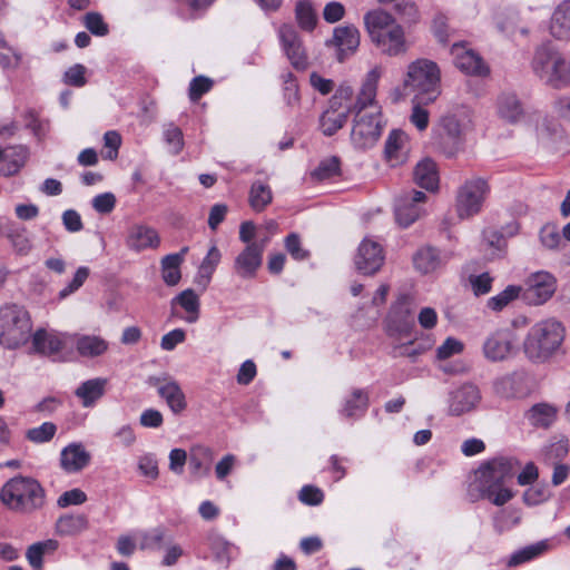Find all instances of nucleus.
<instances>
[{"instance_id":"obj_1","label":"nucleus","mask_w":570,"mask_h":570,"mask_svg":"<svg viewBox=\"0 0 570 570\" xmlns=\"http://www.w3.org/2000/svg\"><path fill=\"white\" fill-rule=\"evenodd\" d=\"M564 338L566 327L559 320L554 317L540 320L524 336L523 354L533 364H546L562 350Z\"/></svg>"},{"instance_id":"obj_2","label":"nucleus","mask_w":570,"mask_h":570,"mask_svg":"<svg viewBox=\"0 0 570 570\" xmlns=\"http://www.w3.org/2000/svg\"><path fill=\"white\" fill-rule=\"evenodd\" d=\"M518 462L512 458H494L482 463L475 471V488L482 498L500 507L513 498L510 489L503 482L513 475Z\"/></svg>"},{"instance_id":"obj_3","label":"nucleus","mask_w":570,"mask_h":570,"mask_svg":"<svg viewBox=\"0 0 570 570\" xmlns=\"http://www.w3.org/2000/svg\"><path fill=\"white\" fill-rule=\"evenodd\" d=\"M403 88L414 101L431 104L441 94V71L436 62L420 58L412 61L403 78Z\"/></svg>"},{"instance_id":"obj_4","label":"nucleus","mask_w":570,"mask_h":570,"mask_svg":"<svg viewBox=\"0 0 570 570\" xmlns=\"http://www.w3.org/2000/svg\"><path fill=\"white\" fill-rule=\"evenodd\" d=\"M0 501L12 511L31 513L43 507L45 490L36 479L18 475L2 485Z\"/></svg>"},{"instance_id":"obj_5","label":"nucleus","mask_w":570,"mask_h":570,"mask_svg":"<svg viewBox=\"0 0 570 570\" xmlns=\"http://www.w3.org/2000/svg\"><path fill=\"white\" fill-rule=\"evenodd\" d=\"M32 323L28 311L17 304H6L0 308V344L6 348H17L31 337Z\"/></svg>"},{"instance_id":"obj_6","label":"nucleus","mask_w":570,"mask_h":570,"mask_svg":"<svg viewBox=\"0 0 570 570\" xmlns=\"http://www.w3.org/2000/svg\"><path fill=\"white\" fill-rule=\"evenodd\" d=\"M384 121L380 109L365 114H355L351 141L357 149H370L379 141Z\"/></svg>"},{"instance_id":"obj_7","label":"nucleus","mask_w":570,"mask_h":570,"mask_svg":"<svg viewBox=\"0 0 570 570\" xmlns=\"http://www.w3.org/2000/svg\"><path fill=\"white\" fill-rule=\"evenodd\" d=\"M557 286V278L550 272L531 273L522 286V299L530 306L543 305L554 295Z\"/></svg>"},{"instance_id":"obj_8","label":"nucleus","mask_w":570,"mask_h":570,"mask_svg":"<svg viewBox=\"0 0 570 570\" xmlns=\"http://www.w3.org/2000/svg\"><path fill=\"white\" fill-rule=\"evenodd\" d=\"M489 191L488 184L482 178L465 181L456 197V212L461 219L476 215L483 205Z\"/></svg>"},{"instance_id":"obj_9","label":"nucleus","mask_w":570,"mask_h":570,"mask_svg":"<svg viewBox=\"0 0 570 570\" xmlns=\"http://www.w3.org/2000/svg\"><path fill=\"white\" fill-rule=\"evenodd\" d=\"M482 353L492 363L508 361L515 353L513 333L509 330H498L491 333L483 342Z\"/></svg>"},{"instance_id":"obj_10","label":"nucleus","mask_w":570,"mask_h":570,"mask_svg":"<svg viewBox=\"0 0 570 570\" xmlns=\"http://www.w3.org/2000/svg\"><path fill=\"white\" fill-rule=\"evenodd\" d=\"M426 195L423 191L411 190L400 195L395 200V218L399 225L407 227L424 214L423 205Z\"/></svg>"},{"instance_id":"obj_11","label":"nucleus","mask_w":570,"mask_h":570,"mask_svg":"<svg viewBox=\"0 0 570 570\" xmlns=\"http://www.w3.org/2000/svg\"><path fill=\"white\" fill-rule=\"evenodd\" d=\"M383 73L382 67L375 66L365 76L360 91L356 97V101L353 105V111L355 114H365L380 109L376 101L377 85Z\"/></svg>"},{"instance_id":"obj_12","label":"nucleus","mask_w":570,"mask_h":570,"mask_svg":"<svg viewBox=\"0 0 570 570\" xmlns=\"http://www.w3.org/2000/svg\"><path fill=\"white\" fill-rule=\"evenodd\" d=\"M480 402V389L472 383H464L449 393L448 411L459 416L476 409Z\"/></svg>"},{"instance_id":"obj_13","label":"nucleus","mask_w":570,"mask_h":570,"mask_svg":"<svg viewBox=\"0 0 570 570\" xmlns=\"http://www.w3.org/2000/svg\"><path fill=\"white\" fill-rule=\"evenodd\" d=\"M355 266L364 275L375 274L384 262L381 244L370 237L362 240L355 256Z\"/></svg>"},{"instance_id":"obj_14","label":"nucleus","mask_w":570,"mask_h":570,"mask_svg":"<svg viewBox=\"0 0 570 570\" xmlns=\"http://www.w3.org/2000/svg\"><path fill=\"white\" fill-rule=\"evenodd\" d=\"M282 47L291 63L297 69L307 66V57L295 28L292 24H283L278 30Z\"/></svg>"},{"instance_id":"obj_15","label":"nucleus","mask_w":570,"mask_h":570,"mask_svg":"<svg viewBox=\"0 0 570 570\" xmlns=\"http://www.w3.org/2000/svg\"><path fill=\"white\" fill-rule=\"evenodd\" d=\"M262 263V246L246 245L235 257L233 269L238 277L252 279L256 276Z\"/></svg>"},{"instance_id":"obj_16","label":"nucleus","mask_w":570,"mask_h":570,"mask_svg":"<svg viewBox=\"0 0 570 570\" xmlns=\"http://www.w3.org/2000/svg\"><path fill=\"white\" fill-rule=\"evenodd\" d=\"M160 245L158 232L146 224H135L128 229L126 246L134 252L156 249Z\"/></svg>"},{"instance_id":"obj_17","label":"nucleus","mask_w":570,"mask_h":570,"mask_svg":"<svg viewBox=\"0 0 570 570\" xmlns=\"http://www.w3.org/2000/svg\"><path fill=\"white\" fill-rule=\"evenodd\" d=\"M150 383L157 387L158 394L166 401L168 407L174 413L178 414L186 409L185 394L176 381L153 377Z\"/></svg>"},{"instance_id":"obj_18","label":"nucleus","mask_w":570,"mask_h":570,"mask_svg":"<svg viewBox=\"0 0 570 570\" xmlns=\"http://www.w3.org/2000/svg\"><path fill=\"white\" fill-rule=\"evenodd\" d=\"M382 53L390 57L404 55L407 51V43L403 27L399 23L372 40Z\"/></svg>"},{"instance_id":"obj_19","label":"nucleus","mask_w":570,"mask_h":570,"mask_svg":"<svg viewBox=\"0 0 570 570\" xmlns=\"http://www.w3.org/2000/svg\"><path fill=\"white\" fill-rule=\"evenodd\" d=\"M452 56L455 66L466 75L484 76L489 71L482 58L473 50L466 49L462 45H453Z\"/></svg>"},{"instance_id":"obj_20","label":"nucleus","mask_w":570,"mask_h":570,"mask_svg":"<svg viewBox=\"0 0 570 570\" xmlns=\"http://www.w3.org/2000/svg\"><path fill=\"white\" fill-rule=\"evenodd\" d=\"M331 43L338 50L337 59L343 61L355 52L360 45V32L354 26H343L334 29Z\"/></svg>"},{"instance_id":"obj_21","label":"nucleus","mask_w":570,"mask_h":570,"mask_svg":"<svg viewBox=\"0 0 570 570\" xmlns=\"http://www.w3.org/2000/svg\"><path fill=\"white\" fill-rule=\"evenodd\" d=\"M90 453L80 443H70L60 453V465L67 473H76L90 462Z\"/></svg>"},{"instance_id":"obj_22","label":"nucleus","mask_w":570,"mask_h":570,"mask_svg":"<svg viewBox=\"0 0 570 570\" xmlns=\"http://www.w3.org/2000/svg\"><path fill=\"white\" fill-rule=\"evenodd\" d=\"M384 154L391 166L403 164L409 155L407 135L402 130H392L385 141Z\"/></svg>"},{"instance_id":"obj_23","label":"nucleus","mask_w":570,"mask_h":570,"mask_svg":"<svg viewBox=\"0 0 570 570\" xmlns=\"http://www.w3.org/2000/svg\"><path fill=\"white\" fill-rule=\"evenodd\" d=\"M497 115L509 124L518 122L523 116L522 105L513 92H501L495 102Z\"/></svg>"},{"instance_id":"obj_24","label":"nucleus","mask_w":570,"mask_h":570,"mask_svg":"<svg viewBox=\"0 0 570 570\" xmlns=\"http://www.w3.org/2000/svg\"><path fill=\"white\" fill-rule=\"evenodd\" d=\"M347 107H334L328 102V107L320 117V129L325 136H333L337 130L346 124L348 115Z\"/></svg>"},{"instance_id":"obj_25","label":"nucleus","mask_w":570,"mask_h":570,"mask_svg":"<svg viewBox=\"0 0 570 570\" xmlns=\"http://www.w3.org/2000/svg\"><path fill=\"white\" fill-rule=\"evenodd\" d=\"M364 24L371 40H374L381 33L389 31L392 26H397L399 23L389 12L382 9H374L364 16Z\"/></svg>"},{"instance_id":"obj_26","label":"nucleus","mask_w":570,"mask_h":570,"mask_svg":"<svg viewBox=\"0 0 570 570\" xmlns=\"http://www.w3.org/2000/svg\"><path fill=\"white\" fill-rule=\"evenodd\" d=\"M368 395L364 390L355 389L343 400L340 413L346 419H358L367 410Z\"/></svg>"},{"instance_id":"obj_27","label":"nucleus","mask_w":570,"mask_h":570,"mask_svg":"<svg viewBox=\"0 0 570 570\" xmlns=\"http://www.w3.org/2000/svg\"><path fill=\"white\" fill-rule=\"evenodd\" d=\"M550 549L549 540H541L532 544L525 546L519 550H515L509 557L507 566L514 568L523 563L533 561L539 557L543 556Z\"/></svg>"},{"instance_id":"obj_28","label":"nucleus","mask_w":570,"mask_h":570,"mask_svg":"<svg viewBox=\"0 0 570 570\" xmlns=\"http://www.w3.org/2000/svg\"><path fill=\"white\" fill-rule=\"evenodd\" d=\"M550 32L559 40L570 39V1H563L556 8L551 17Z\"/></svg>"},{"instance_id":"obj_29","label":"nucleus","mask_w":570,"mask_h":570,"mask_svg":"<svg viewBox=\"0 0 570 570\" xmlns=\"http://www.w3.org/2000/svg\"><path fill=\"white\" fill-rule=\"evenodd\" d=\"M107 380L96 377L81 383L75 391V395L80 399L82 406H92L105 393Z\"/></svg>"},{"instance_id":"obj_30","label":"nucleus","mask_w":570,"mask_h":570,"mask_svg":"<svg viewBox=\"0 0 570 570\" xmlns=\"http://www.w3.org/2000/svg\"><path fill=\"white\" fill-rule=\"evenodd\" d=\"M179 305L186 315L183 320L189 324H194L198 321L200 314V301L199 296L194 289H185L171 299V307Z\"/></svg>"},{"instance_id":"obj_31","label":"nucleus","mask_w":570,"mask_h":570,"mask_svg":"<svg viewBox=\"0 0 570 570\" xmlns=\"http://www.w3.org/2000/svg\"><path fill=\"white\" fill-rule=\"evenodd\" d=\"M222 259V253L216 245H212L206 256L202 261L195 283L202 286L204 289L210 283L212 276Z\"/></svg>"},{"instance_id":"obj_32","label":"nucleus","mask_w":570,"mask_h":570,"mask_svg":"<svg viewBox=\"0 0 570 570\" xmlns=\"http://www.w3.org/2000/svg\"><path fill=\"white\" fill-rule=\"evenodd\" d=\"M414 181L426 190H435L439 186L436 164L431 159H423L414 169Z\"/></svg>"},{"instance_id":"obj_33","label":"nucleus","mask_w":570,"mask_h":570,"mask_svg":"<svg viewBox=\"0 0 570 570\" xmlns=\"http://www.w3.org/2000/svg\"><path fill=\"white\" fill-rule=\"evenodd\" d=\"M442 127L454 145L459 144L471 129V120L466 115H451L442 119Z\"/></svg>"},{"instance_id":"obj_34","label":"nucleus","mask_w":570,"mask_h":570,"mask_svg":"<svg viewBox=\"0 0 570 570\" xmlns=\"http://www.w3.org/2000/svg\"><path fill=\"white\" fill-rule=\"evenodd\" d=\"M76 350L83 357H97L107 352L109 344L97 335H81L76 340Z\"/></svg>"},{"instance_id":"obj_35","label":"nucleus","mask_w":570,"mask_h":570,"mask_svg":"<svg viewBox=\"0 0 570 570\" xmlns=\"http://www.w3.org/2000/svg\"><path fill=\"white\" fill-rule=\"evenodd\" d=\"M273 200L269 185L263 180H255L250 185L248 203L256 213L263 212Z\"/></svg>"},{"instance_id":"obj_36","label":"nucleus","mask_w":570,"mask_h":570,"mask_svg":"<svg viewBox=\"0 0 570 570\" xmlns=\"http://www.w3.org/2000/svg\"><path fill=\"white\" fill-rule=\"evenodd\" d=\"M414 267L422 274L436 271L442 265V258L438 249L433 247L420 248L413 256Z\"/></svg>"},{"instance_id":"obj_37","label":"nucleus","mask_w":570,"mask_h":570,"mask_svg":"<svg viewBox=\"0 0 570 570\" xmlns=\"http://www.w3.org/2000/svg\"><path fill=\"white\" fill-rule=\"evenodd\" d=\"M32 345L37 352L52 355L62 348L63 343L57 334L49 333L46 330H38L32 335Z\"/></svg>"},{"instance_id":"obj_38","label":"nucleus","mask_w":570,"mask_h":570,"mask_svg":"<svg viewBox=\"0 0 570 570\" xmlns=\"http://www.w3.org/2000/svg\"><path fill=\"white\" fill-rule=\"evenodd\" d=\"M88 528V519L83 514H66L56 522V532L59 535H76Z\"/></svg>"},{"instance_id":"obj_39","label":"nucleus","mask_w":570,"mask_h":570,"mask_svg":"<svg viewBox=\"0 0 570 570\" xmlns=\"http://www.w3.org/2000/svg\"><path fill=\"white\" fill-rule=\"evenodd\" d=\"M58 549V542L53 539H48L45 541H39L31 544L26 552V558L29 564L35 570L42 569V558L46 553L53 552Z\"/></svg>"},{"instance_id":"obj_40","label":"nucleus","mask_w":570,"mask_h":570,"mask_svg":"<svg viewBox=\"0 0 570 570\" xmlns=\"http://www.w3.org/2000/svg\"><path fill=\"white\" fill-rule=\"evenodd\" d=\"M528 419L533 426L547 429L556 421L557 409L546 403L535 404L530 409Z\"/></svg>"},{"instance_id":"obj_41","label":"nucleus","mask_w":570,"mask_h":570,"mask_svg":"<svg viewBox=\"0 0 570 570\" xmlns=\"http://www.w3.org/2000/svg\"><path fill=\"white\" fill-rule=\"evenodd\" d=\"M523 288L521 285H508L502 292L490 297L487 302L488 308L500 312L519 297L522 298Z\"/></svg>"},{"instance_id":"obj_42","label":"nucleus","mask_w":570,"mask_h":570,"mask_svg":"<svg viewBox=\"0 0 570 570\" xmlns=\"http://www.w3.org/2000/svg\"><path fill=\"white\" fill-rule=\"evenodd\" d=\"M521 519L522 513L519 509H503L495 513V515L493 517V528L495 532L501 534L519 525Z\"/></svg>"},{"instance_id":"obj_43","label":"nucleus","mask_w":570,"mask_h":570,"mask_svg":"<svg viewBox=\"0 0 570 570\" xmlns=\"http://www.w3.org/2000/svg\"><path fill=\"white\" fill-rule=\"evenodd\" d=\"M492 389L495 395L502 399H512L519 392L517 373H509L497 377L492 382Z\"/></svg>"},{"instance_id":"obj_44","label":"nucleus","mask_w":570,"mask_h":570,"mask_svg":"<svg viewBox=\"0 0 570 570\" xmlns=\"http://www.w3.org/2000/svg\"><path fill=\"white\" fill-rule=\"evenodd\" d=\"M167 537V531L163 527H157L139 533V548L141 550H157Z\"/></svg>"},{"instance_id":"obj_45","label":"nucleus","mask_w":570,"mask_h":570,"mask_svg":"<svg viewBox=\"0 0 570 570\" xmlns=\"http://www.w3.org/2000/svg\"><path fill=\"white\" fill-rule=\"evenodd\" d=\"M179 259L180 257L170 255H166L161 259V276L164 282L169 286H174L180 281L181 274L179 267L181 263Z\"/></svg>"},{"instance_id":"obj_46","label":"nucleus","mask_w":570,"mask_h":570,"mask_svg":"<svg viewBox=\"0 0 570 570\" xmlns=\"http://www.w3.org/2000/svg\"><path fill=\"white\" fill-rule=\"evenodd\" d=\"M57 433V426L52 422H43L41 425L31 428L26 432V439L32 443H47L53 439Z\"/></svg>"},{"instance_id":"obj_47","label":"nucleus","mask_w":570,"mask_h":570,"mask_svg":"<svg viewBox=\"0 0 570 570\" xmlns=\"http://www.w3.org/2000/svg\"><path fill=\"white\" fill-rule=\"evenodd\" d=\"M295 14L301 28L312 30L315 27L316 17L308 0H301L296 3Z\"/></svg>"},{"instance_id":"obj_48","label":"nucleus","mask_w":570,"mask_h":570,"mask_svg":"<svg viewBox=\"0 0 570 570\" xmlns=\"http://www.w3.org/2000/svg\"><path fill=\"white\" fill-rule=\"evenodd\" d=\"M164 139L174 155L179 154L184 148L183 131L174 124L164 127Z\"/></svg>"},{"instance_id":"obj_49","label":"nucleus","mask_w":570,"mask_h":570,"mask_svg":"<svg viewBox=\"0 0 570 570\" xmlns=\"http://www.w3.org/2000/svg\"><path fill=\"white\" fill-rule=\"evenodd\" d=\"M90 274V271L86 266L79 267L72 279L59 292L58 297L59 299H65L69 295L76 293L87 281L88 276Z\"/></svg>"},{"instance_id":"obj_50","label":"nucleus","mask_w":570,"mask_h":570,"mask_svg":"<svg viewBox=\"0 0 570 570\" xmlns=\"http://www.w3.org/2000/svg\"><path fill=\"white\" fill-rule=\"evenodd\" d=\"M539 237L542 246L547 249H558L563 243L557 226L550 224L540 229Z\"/></svg>"},{"instance_id":"obj_51","label":"nucleus","mask_w":570,"mask_h":570,"mask_svg":"<svg viewBox=\"0 0 570 570\" xmlns=\"http://www.w3.org/2000/svg\"><path fill=\"white\" fill-rule=\"evenodd\" d=\"M26 163V150L21 149L16 158L9 156L3 157L0 160V173L7 177L17 174Z\"/></svg>"},{"instance_id":"obj_52","label":"nucleus","mask_w":570,"mask_h":570,"mask_svg":"<svg viewBox=\"0 0 570 570\" xmlns=\"http://www.w3.org/2000/svg\"><path fill=\"white\" fill-rule=\"evenodd\" d=\"M483 242L492 249L493 256L502 253L507 245L504 235L494 228H485L483 230Z\"/></svg>"},{"instance_id":"obj_53","label":"nucleus","mask_w":570,"mask_h":570,"mask_svg":"<svg viewBox=\"0 0 570 570\" xmlns=\"http://www.w3.org/2000/svg\"><path fill=\"white\" fill-rule=\"evenodd\" d=\"M463 348L464 344L460 340L450 336L436 348V357L439 360H448L461 354Z\"/></svg>"},{"instance_id":"obj_54","label":"nucleus","mask_w":570,"mask_h":570,"mask_svg":"<svg viewBox=\"0 0 570 570\" xmlns=\"http://www.w3.org/2000/svg\"><path fill=\"white\" fill-rule=\"evenodd\" d=\"M340 171V160L336 157H330L320 163L313 171V176L318 180L328 179Z\"/></svg>"},{"instance_id":"obj_55","label":"nucleus","mask_w":570,"mask_h":570,"mask_svg":"<svg viewBox=\"0 0 570 570\" xmlns=\"http://www.w3.org/2000/svg\"><path fill=\"white\" fill-rule=\"evenodd\" d=\"M138 470L140 474L150 480H156L159 475L158 461L151 453H146L138 459Z\"/></svg>"},{"instance_id":"obj_56","label":"nucleus","mask_w":570,"mask_h":570,"mask_svg":"<svg viewBox=\"0 0 570 570\" xmlns=\"http://www.w3.org/2000/svg\"><path fill=\"white\" fill-rule=\"evenodd\" d=\"M551 497V493L547 485L540 484L537 487L529 488L523 492V502L527 505H538L546 502Z\"/></svg>"},{"instance_id":"obj_57","label":"nucleus","mask_w":570,"mask_h":570,"mask_svg":"<svg viewBox=\"0 0 570 570\" xmlns=\"http://www.w3.org/2000/svg\"><path fill=\"white\" fill-rule=\"evenodd\" d=\"M284 79V100L287 106L294 107L299 101L298 85L292 72L283 75Z\"/></svg>"},{"instance_id":"obj_58","label":"nucleus","mask_w":570,"mask_h":570,"mask_svg":"<svg viewBox=\"0 0 570 570\" xmlns=\"http://www.w3.org/2000/svg\"><path fill=\"white\" fill-rule=\"evenodd\" d=\"M86 28L95 36L104 37L108 33V26L98 12H88L83 17Z\"/></svg>"},{"instance_id":"obj_59","label":"nucleus","mask_w":570,"mask_h":570,"mask_svg":"<svg viewBox=\"0 0 570 570\" xmlns=\"http://www.w3.org/2000/svg\"><path fill=\"white\" fill-rule=\"evenodd\" d=\"M86 67L80 63L71 66L63 75L65 83L73 87H82L87 83Z\"/></svg>"},{"instance_id":"obj_60","label":"nucleus","mask_w":570,"mask_h":570,"mask_svg":"<svg viewBox=\"0 0 570 570\" xmlns=\"http://www.w3.org/2000/svg\"><path fill=\"white\" fill-rule=\"evenodd\" d=\"M285 248L296 261H303L308 257V252L302 247L301 238L292 233L285 238Z\"/></svg>"},{"instance_id":"obj_61","label":"nucleus","mask_w":570,"mask_h":570,"mask_svg":"<svg viewBox=\"0 0 570 570\" xmlns=\"http://www.w3.org/2000/svg\"><path fill=\"white\" fill-rule=\"evenodd\" d=\"M212 87H213L212 79L204 77V76L195 77L189 85V98L193 101H196L204 94L209 91Z\"/></svg>"},{"instance_id":"obj_62","label":"nucleus","mask_w":570,"mask_h":570,"mask_svg":"<svg viewBox=\"0 0 570 570\" xmlns=\"http://www.w3.org/2000/svg\"><path fill=\"white\" fill-rule=\"evenodd\" d=\"M92 207L99 214H109L116 206V197L112 193H104L92 198Z\"/></svg>"},{"instance_id":"obj_63","label":"nucleus","mask_w":570,"mask_h":570,"mask_svg":"<svg viewBox=\"0 0 570 570\" xmlns=\"http://www.w3.org/2000/svg\"><path fill=\"white\" fill-rule=\"evenodd\" d=\"M352 96L353 88L348 85H342L328 102L333 104L334 107H347L348 111H353Z\"/></svg>"},{"instance_id":"obj_64","label":"nucleus","mask_w":570,"mask_h":570,"mask_svg":"<svg viewBox=\"0 0 570 570\" xmlns=\"http://www.w3.org/2000/svg\"><path fill=\"white\" fill-rule=\"evenodd\" d=\"M473 293L479 295L488 294L492 287V277L488 273L472 275L469 278Z\"/></svg>"}]
</instances>
